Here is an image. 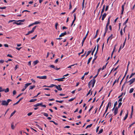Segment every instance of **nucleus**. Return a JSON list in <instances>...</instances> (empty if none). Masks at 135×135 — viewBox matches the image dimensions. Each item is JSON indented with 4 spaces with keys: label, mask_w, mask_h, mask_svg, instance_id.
Masks as SVG:
<instances>
[{
    "label": "nucleus",
    "mask_w": 135,
    "mask_h": 135,
    "mask_svg": "<svg viewBox=\"0 0 135 135\" xmlns=\"http://www.w3.org/2000/svg\"><path fill=\"white\" fill-rule=\"evenodd\" d=\"M84 2H83L82 4V9L83 10L84 9Z\"/></svg>",
    "instance_id": "obj_35"
},
{
    "label": "nucleus",
    "mask_w": 135,
    "mask_h": 135,
    "mask_svg": "<svg viewBox=\"0 0 135 135\" xmlns=\"http://www.w3.org/2000/svg\"><path fill=\"white\" fill-rule=\"evenodd\" d=\"M98 30H97V31H96V35L94 37V38H95L97 37V35H98Z\"/></svg>",
    "instance_id": "obj_43"
},
{
    "label": "nucleus",
    "mask_w": 135,
    "mask_h": 135,
    "mask_svg": "<svg viewBox=\"0 0 135 135\" xmlns=\"http://www.w3.org/2000/svg\"><path fill=\"white\" fill-rule=\"evenodd\" d=\"M65 78V77H63L61 78L56 79H55V80H57L58 81H64L63 79H64Z\"/></svg>",
    "instance_id": "obj_8"
},
{
    "label": "nucleus",
    "mask_w": 135,
    "mask_h": 135,
    "mask_svg": "<svg viewBox=\"0 0 135 135\" xmlns=\"http://www.w3.org/2000/svg\"><path fill=\"white\" fill-rule=\"evenodd\" d=\"M39 62V61L38 60H36L33 62L34 65H35L37 64Z\"/></svg>",
    "instance_id": "obj_15"
},
{
    "label": "nucleus",
    "mask_w": 135,
    "mask_h": 135,
    "mask_svg": "<svg viewBox=\"0 0 135 135\" xmlns=\"http://www.w3.org/2000/svg\"><path fill=\"white\" fill-rule=\"evenodd\" d=\"M13 23L16 24H17V25H21L22 24L20 22H19V23L15 22L14 23Z\"/></svg>",
    "instance_id": "obj_28"
},
{
    "label": "nucleus",
    "mask_w": 135,
    "mask_h": 135,
    "mask_svg": "<svg viewBox=\"0 0 135 135\" xmlns=\"http://www.w3.org/2000/svg\"><path fill=\"white\" fill-rule=\"evenodd\" d=\"M122 104V103L121 102H119V103L118 107H120Z\"/></svg>",
    "instance_id": "obj_54"
},
{
    "label": "nucleus",
    "mask_w": 135,
    "mask_h": 135,
    "mask_svg": "<svg viewBox=\"0 0 135 135\" xmlns=\"http://www.w3.org/2000/svg\"><path fill=\"white\" fill-rule=\"evenodd\" d=\"M120 34L121 36L123 35L122 29H121L120 31Z\"/></svg>",
    "instance_id": "obj_49"
},
{
    "label": "nucleus",
    "mask_w": 135,
    "mask_h": 135,
    "mask_svg": "<svg viewBox=\"0 0 135 135\" xmlns=\"http://www.w3.org/2000/svg\"><path fill=\"white\" fill-rule=\"evenodd\" d=\"M98 45L97 50L96 51V52H95V53L94 55V56H95L96 55V54H97V52H98Z\"/></svg>",
    "instance_id": "obj_36"
},
{
    "label": "nucleus",
    "mask_w": 135,
    "mask_h": 135,
    "mask_svg": "<svg viewBox=\"0 0 135 135\" xmlns=\"http://www.w3.org/2000/svg\"><path fill=\"white\" fill-rule=\"evenodd\" d=\"M118 108L117 107H116L115 108V110H114V115H115L117 114V113H118Z\"/></svg>",
    "instance_id": "obj_9"
},
{
    "label": "nucleus",
    "mask_w": 135,
    "mask_h": 135,
    "mask_svg": "<svg viewBox=\"0 0 135 135\" xmlns=\"http://www.w3.org/2000/svg\"><path fill=\"white\" fill-rule=\"evenodd\" d=\"M4 90V89H2V87H0V92L3 91Z\"/></svg>",
    "instance_id": "obj_41"
},
{
    "label": "nucleus",
    "mask_w": 135,
    "mask_h": 135,
    "mask_svg": "<svg viewBox=\"0 0 135 135\" xmlns=\"http://www.w3.org/2000/svg\"><path fill=\"white\" fill-rule=\"evenodd\" d=\"M84 52V49H83L82 50V51L81 52L79 53V55L80 54H83Z\"/></svg>",
    "instance_id": "obj_59"
},
{
    "label": "nucleus",
    "mask_w": 135,
    "mask_h": 135,
    "mask_svg": "<svg viewBox=\"0 0 135 135\" xmlns=\"http://www.w3.org/2000/svg\"><path fill=\"white\" fill-rule=\"evenodd\" d=\"M109 7V5H107L106 6V8H105V11H106L108 10Z\"/></svg>",
    "instance_id": "obj_37"
},
{
    "label": "nucleus",
    "mask_w": 135,
    "mask_h": 135,
    "mask_svg": "<svg viewBox=\"0 0 135 135\" xmlns=\"http://www.w3.org/2000/svg\"><path fill=\"white\" fill-rule=\"evenodd\" d=\"M58 25V23L57 22V23H56L55 24V28L56 29H57V26Z\"/></svg>",
    "instance_id": "obj_48"
},
{
    "label": "nucleus",
    "mask_w": 135,
    "mask_h": 135,
    "mask_svg": "<svg viewBox=\"0 0 135 135\" xmlns=\"http://www.w3.org/2000/svg\"><path fill=\"white\" fill-rule=\"evenodd\" d=\"M111 104V102H109L106 108H107V109H108L109 106L110 105V106Z\"/></svg>",
    "instance_id": "obj_16"
},
{
    "label": "nucleus",
    "mask_w": 135,
    "mask_h": 135,
    "mask_svg": "<svg viewBox=\"0 0 135 135\" xmlns=\"http://www.w3.org/2000/svg\"><path fill=\"white\" fill-rule=\"evenodd\" d=\"M41 113L46 117H47L48 116V114L47 113L44 112H42Z\"/></svg>",
    "instance_id": "obj_22"
},
{
    "label": "nucleus",
    "mask_w": 135,
    "mask_h": 135,
    "mask_svg": "<svg viewBox=\"0 0 135 135\" xmlns=\"http://www.w3.org/2000/svg\"><path fill=\"white\" fill-rule=\"evenodd\" d=\"M11 128L12 129H13L15 128V127L14 126L13 123L11 124Z\"/></svg>",
    "instance_id": "obj_21"
},
{
    "label": "nucleus",
    "mask_w": 135,
    "mask_h": 135,
    "mask_svg": "<svg viewBox=\"0 0 135 135\" xmlns=\"http://www.w3.org/2000/svg\"><path fill=\"white\" fill-rule=\"evenodd\" d=\"M75 19H74L73 20V21L72 22V23H71V26H72V25H73L75 21Z\"/></svg>",
    "instance_id": "obj_60"
},
{
    "label": "nucleus",
    "mask_w": 135,
    "mask_h": 135,
    "mask_svg": "<svg viewBox=\"0 0 135 135\" xmlns=\"http://www.w3.org/2000/svg\"><path fill=\"white\" fill-rule=\"evenodd\" d=\"M133 90H134L133 88H131L130 90V91H129V93H132L133 92Z\"/></svg>",
    "instance_id": "obj_34"
},
{
    "label": "nucleus",
    "mask_w": 135,
    "mask_h": 135,
    "mask_svg": "<svg viewBox=\"0 0 135 135\" xmlns=\"http://www.w3.org/2000/svg\"><path fill=\"white\" fill-rule=\"evenodd\" d=\"M6 7H0V9H6Z\"/></svg>",
    "instance_id": "obj_52"
},
{
    "label": "nucleus",
    "mask_w": 135,
    "mask_h": 135,
    "mask_svg": "<svg viewBox=\"0 0 135 135\" xmlns=\"http://www.w3.org/2000/svg\"><path fill=\"white\" fill-rule=\"evenodd\" d=\"M135 81V78H134L131 79L128 82L129 83V85H130L133 83Z\"/></svg>",
    "instance_id": "obj_6"
},
{
    "label": "nucleus",
    "mask_w": 135,
    "mask_h": 135,
    "mask_svg": "<svg viewBox=\"0 0 135 135\" xmlns=\"http://www.w3.org/2000/svg\"><path fill=\"white\" fill-rule=\"evenodd\" d=\"M32 83H28L26 84L25 85V86L22 89L21 91H24L28 86L30 85Z\"/></svg>",
    "instance_id": "obj_2"
},
{
    "label": "nucleus",
    "mask_w": 135,
    "mask_h": 135,
    "mask_svg": "<svg viewBox=\"0 0 135 135\" xmlns=\"http://www.w3.org/2000/svg\"><path fill=\"white\" fill-rule=\"evenodd\" d=\"M116 46V45H115L114 47V48L113 49V51L112 52V54H111V57H112V56L113 54V53L115 51V47Z\"/></svg>",
    "instance_id": "obj_20"
},
{
    "label": "nucleus",
    "mask_w": 135,
    "mask_h": 135,
    "mask_svg": "<svg viewBox=\"0 0 135 135\" xmlns=\"http://www.w3.org/2000/svg\"><path fill=\"white\" fill-rule=\"evenodd\" d=\"M56 102H59L60 103H62L63 102V100H61V101H59L58 100H56Z\"/></svg>",
    "instance_id": "obj_44"
},
{
    "label": "nucleus",
    "mask_w": 135,
    "mask_h": 135,
    "mask_svg": "<svg viewBox=\"0 0 135 135\" xmlns=\"http://www.w3.org/2000/svg\"><path fill=\"white\" fill-rule=\"evenodd\" d=\"M134 124H135V122H134L132 123L128 127V128H130Z\"/></svg>",
    "instance_id": "obj_40"
},
{
    "label": "nucleus",
    "mask_w": 135,
    "mask_h": 135,
    "mask_svg": "<svg viewBox=\"0 0 135 135\" xmlns=\"http://www.w3.org/2000/svg\"><path fill=\"white\" fill-rule=\"evenodd\" d=\"M37 100V99H32L30 100L29 102H35Z\"/></svg>",
    "instance_id": "obj_17"
},
{
    "label": "nucleus",
    "mask_w": 135,
    "mask_h": 135,
    "mask_svg": "<svg viewBox=\"0 0 135 135\" xmlns=\"http://www.w3.org/2000/svg\"><path fill=\"white\" fill-rule=\"evenodd\" d=\"M4 91L6 93H7L9 91V89L8 88H7L6 89H4Z\"/></svg>",
    "instance_id": "obj_25"
},
{
    "label": "nucleus",
    "mask_w": 135,
    "mask_h": 135,
    "mask_svg": "<svg viewBox=\"0 0 135 135\" xmlns=\"http://www.w3.org/2000/svg\"><path fill=\"white\" fill-rule=\"evenodd\" d=\"M32 112H30L29 113H28L27 114V115L28 116H30L32 115Z\"/></svg>",
    "instance_id": "obj_61"
},
{
    "label": "nucleus",
    "mask_w": 135,
    "mask_h": 135,
    "mask_svg": "<svg viewBox=\"0 0 135 135\" xmlns=\"http://www.w3.org/2000/svg\"><path fill=\"white\" fill-rule=\"evenodd\" d=\"M25 21V20L24 19V20H18V21H16L17 22H20V21L21 22H24Z\"/></svg>",
    "instance_id": "obj_50"
},
{
    "label": "nucleus",
    "mask_w": 135,
    "mask_h": 135,
    "mask_svg": "<svg viewBox=\"0 0 135 135\" xmlns=\"http://www.w3.org/2000/svg\"><path fill=\"white\" fill-rule=\"evenodd\" d=\"M103 131V129H102L99 131L98 134H100L101 133H102V132Z\"/></svg>",
    "instance_id": "obj_45"
},
{
    "label": "nucleus",
    "mask_w": 135,
    "mask_h": 135,
    "mask_svg": "<svg viewBox=\"0 0 135 135\" xmlns=\"http://www.w3.org/2000/svg\"><path fill=\"white\" fill-rule=\"evenodd\" d=\"M12 101V100L10 99H8L7 101L6 100H2V103L1 104L3 105L7 106L8 105L9 102Z\"/></svg>",
    "instance_id": "obj_1"
},
{
    "label": "nucleus",
    "mask_w": 135,
    "mask_h": 135,
    "mask_svg": "<svg viewBox=\"0 0 135 135\" xmlns=\"http://www.w3.org/2000/svg\"><path fill=\"white\" fill-rule=\"evenodd\" d=\"M58 59H56L55 61L54 62L55 63H56L58 62Z\"/></svg>",
    "instance_id": "obj_64"
},
{
    "label": "nucleus",
    "mask_w": 135,
    "mask_h": 135,
    "mask_svg": "<svg viewBox=\"0 0 135 135\" xmlns=\"http://www.w3.org/2000/svg\"><path fill=\"white\" fill-rule=\"evenodd\" d=\"M23 98H20L19 100L16 103L14 104H13V106L15 105L16 104H17L23 99Z\"/></svg>",
    "instance_id": "obj_12"
},
{
    "label": "nucleus",
    "mask_w": 135,
    "mask_h": 135,
    "mask_svg": "<svg viewBox=\"0 0 135 135\" xmlns=\"http://www.w3.org/2000/svg\"><path fill=\"white\" fill-rule=\"evenodd\" d=\"M92 125V124H90V125H88L86 126V129H87V128H88L91 127Z\"/></svg>",
    "instance_id": "obj_30"
},
{
    "label": "nucleus",
    "mask_w": 135,
    "mask_h": 135,
    "mask_svg": "<svg viewBox=\"0 0 135 135\" xmlns=\"http://www.w3.org/2000/svg\"><path fill=\"white\" fill-rule=\"evenodd\" d=\"M105 7V5H104L103 6V8H102V10L101 12V16H102V15L103 13V12L104 11V10Z\"/></svg>",
    "instance_id": "obj_13"
},
{
    "label": "nucleus",
    "mask_w": 135,
    "mask_h": 135,
    "mask_svg": "<svg viewBox=\"0 0 135 135\" xmlns=\"http://www.w3.org/2000/svg\"><path fill=\"white\" fill-rule=\"evenodd\" d=\"M37 126H38V128L41 130H43L42 128H41L40 126L38 125H37Z\"/></svg>",
    "instance_id": "obj_62"
},
{
    "label": "nucleus",
    "mask_w": 135,
    "mask_h": 135,
    "mask_svg": "<svg viewBox=\"0 0 135 135\" xmlns=\"http://www.w3.org/2000/svg\"><path fill=\"white\" fill-rule=\"evenodd\" d=\"M113 34H111V35L108 37V38L111 40L113 38Z\"/></svg>",
    "instance_id": "obj_24"
},
{
    "label": "nucleus",
    "mask_w": 135,
    "mask_h": 135,
    "mask_svg": "<svg viewBox=\"0 0 135 135\" xmlns=\"http://www.w3.org/2000/svg\"><path fill=\"white\" fill-rule=\"evenodd\" d=\"M91 81H90L89 83H88V87L89 88H90V86L91 85Z\"/></svg>",
    "instance_id": "obj_42"
},
{
    "label": "nucleus",
    "mask_w": 135,
    "mask_h": 135,
    "mask_svg": "<svg viewBox=\"0 0 135 135\" xmlns=\"http://www.w3.org/2000/svg\"><path fill=\"white\" fill-rule=\"evenodd\" d=\"M42 103H37V104L34 105V106L35 107H36L39 106H41V105H42Z\"/></svg>",
    "instance_id": "obj_11"
},
{
    "label": "nucleus",
    "mask_w": 135,
    "mask_h": 135,
    "mask_svg": "<svg viewBox=\"0 0 135 135\" xmlns=\"http://www.w3.org/2000/svg\"><path fill=\"white\" fill-rule=\"evenodd\" d=\"M128 113L127 112V113L125 117H124V118L123 119V120H125L127 118L128 116Z\"/></svg>",
    "instance_id": "obj_19"
},
{
    "label": "nucleus",
    "mask_w": 135,
    "mask_h": 135,
    "mask_svg": "<svg viewBox=\"0 0 135 135\" xmlns=\"http://www.w3.org/2000/svg\"><path fill=\"white\" fill-rule=\"evenodd\" d=\"M96 46H95V47L94 48V49L93 50V51H92V53H91V55H93V53L95 51V49H96Z\"/></svg>",
    "instance_id": "obj_33"
},
{
    "label": "nucleus",
    "mask_w": 135,
    "mask_h": 135,
    "mask_svg": "<svg viewBox=\"0 0 135 135\" xmlns=\"http://www.w3.org/2000/svg\"><path fill=\"white\" fill-rule=\"evenodd\" d=\"M16 92L15 90H14L13 92V95H15L16 94Z\"/></svg>",
    "instance_id": "obj_53"
},
{
    "label": "nucleus",
    "mask_w": 135,
    "mask_h": 135,
    "mask_svg": "<svg viewBox=\"0 0 135 135\" xmlns=\"http://www.w3.org/2000/svg\"><path fill=\"white\" fill-rule=\"evenodd\" d=\"M40 93H38L37 94V95L34 96L33 97V98H36L38 96V95H39L40 94Z\"/></svg>",
    "instance_id": "obj_57"
},
{
    "label": "nucleus",
    "mask_w": 135,
    "mask_h": 135,
    "mask_svg": "<svg viewBox=\"0 0 135 135\" xmlns=\"http://www.w3.org/2000/svg\"><path fill=\"white\" fill-rule=\"evenodd\" d=\"M41 107H46V106L45 105H42H42H41Z\"/></svg>",
    "instance_id": "obj_63"
},
{
    "label": "nucleus",
    "mask_w": 135,
    "mask_h": 135,
    "mask_svg": "<svg viewBox=\"0 0 135 135\" xmlns=\"http://www.w3.org/2000/svg\"><path fill=\"white\" fill-rule=\"evenodd\" d=\"M37 78L40 79H46L47 78V76H37Z\"/></svg>",
    "instance_id": "obj_5"
},
{
    "label": "nucleus",
    "mask_w": 135,
    "mask_h": 135,
    "mask_svg": "<svg viewBox=\"0 0 135 135\" xmlns=\"http://www.w3.org/2000/svg\"><path fill=\"white\" fill-rule=\"evenodd\" d=\"M128 18L126 21L123 23V25H126V23H127L128 21Z\"/></svg>",
    "instance_id": "obj_27"
},
{
    "label": "nucleus",
    "mask_w": 135,
    "mask_h": 135,
    "mask_svg": "<svg viewBox=\"0 0 135 135\" xmlns=\"http://www.w3.org/2000/svg\"><path fill=\"white\" fill-rule=\"evenodd\" d=\"M92 59V57H91L90 58H89V59H88V62H87L88 64H89V63L90 62Z\"/></svg>",
    "instance_id": "obj_18"
},
{
    "label": "nucleus",
    "mask_w": 135,
    "mask_h": 135,
    "mask_svg": "<svg viewBox=\"0 0 135 135\" xmlns=\"http://www.w3.org/2000/svg\"><path fill=\"white\" fill-rule=\"evenodd\" d=\"M106 15L107 14L106 13H105L102 16V17L105 18Z\"/></svg>",
    "instance_id": "obj_46"
},
{
    "label": "nucleus",
    "mask_w": 135,
    "mask_h": 135,
    "mask_svg": "<svg viewBox=\"0 0 135 135\" xmlns=\"http://www.w3.org/2000/svg\"><path fill=\"white\" fill-rule=\"evenodd\" d=\"M90 81H91V85H92V87L93 88L94 85L95 83V79H93L91 80Z\"/></svg>",
    "instance_id": "obj_4"
},
{
    "label": "nucleus",
    "mask_w": 135,
    "mask_h": 135,
    "mask_svg": "<svg viewBox=\"0 0 135 135\" xmlns=\"http://www.w3.org/2000/svg\"><path fill=\"white\" fill-rule=\"evenodd\" d=\"M36 27V26H35L33 27L32 28V30L31 31H29L28 33L26 34V35H28L30 33H32L35 30V29Z\"/></svg>",
    "instance_id": "obj_3"
},
{
    "label": "nucleus",
    "mask_w": 135,
    "mask_h": 135,
    "mask_svg": "<svg viewBox=\"0 0 135 135\" xmlns=\"http://www.w3.org/2000/svg\"><path fill=\"white\" fill-rule=\"evenodd\" d=\"M16 111L15 110L13 112L11 113V114L10 117H11L12 116H13V115L15 114V113L16 112Z\"/></svg>",
    "instance_id": "obj_23"
},
{
    "label": "nucleus",
    "mask_w": 135,
    "mask_h": 135,
    "mask_svg": "<svg viewBox=\"0 0 135 135\" xmlns=\"http://www.w3.org/2000/svg\"><path fill=\"white\" fill-rule=\"evenodd\" d=\"M35 87V86H30V89H33Z\"/></svg>",
    "instance_id": "obj_31"
},
{
    "label": "nucleus",
    "mask_w": 135,
    "mask_h": 135,
    "mask_svg": "<svg viewBox=\"0 0 135 135\" xmlns=\"http://www.w3.org/2000/svg\"><path fill=\"white\" fill-rule=\"evenodd\" d=\"M49 67L50 68H54V69H55V66L53 65H51L49 66Z\"/></svg>",
    "instance_id": "obj_26"
},
{
    "label": "nucleus",
    "mask_w": 135,
    "mask_h": 135,
    "mask_svg": "<svg viewBox=\"0 0 135 135\" xmlns=\"http://www.w3.org/2000/svg\"><path fill=\"white\" fill-rule=\"evenodd\" d=\"M117 102H115L114 104V107H115V106H116V105H117Z\"/></svg>",
    "instance_id": "obj_55"
},
{
    "label": "nucleus",
    "mask_w": 135,
    "mask_h": 135,
    "mask_svg": "<svg viewBox=\"0 0 135 135\" xmlns=\"http://www.w3.org/2000/svg\"><path fill=\"white\" fill-rule=\"evenodd\" d=\"M66 34V32L65 31L64 32L61 33V34L59 36V37H61L62 36H63Z\"/></svg>",
    "instance_id": "obj_14"
},
{
    "label": "nucleus",
    "mask_w": 135,
    "mask_h": 135,
    "mask_svg": "<svg viewBox=\"0 0 135 135\" xmlns=\"http://www.w3.org/2000/svg\"><path fill=\"white\" fill-rule=\"evenodd\" d=\"M7 56H8V57H10L11 58H12L13 57V56L12 55H11L10 54H8L7 55Z\"/></svg>",
    "instance_id": "obj_47"
},
{
    "label": "nucleus",
    "mask_w": 135,
    "mask_h": 135,
    "mask_svg": "<svg viewBox=\"0 0 135 135\" xmlns=\"http://www.w3.org/2000/svg\"><path fill=\"white\" fill-rule=\"evenodd\" d=\"M135 74V73H132V74H131V75H130V77H129V79H130V78H131V77H132L133 75H134Z\"/></svg>",
    "instance_id": "obj_39"
},
{
    "label": "nucleus",
    "mask_w": 135,
    "mask_h": 135,
    "mask_svg": "<svg viewBox=\"0 0 135 135\" xmlns=\"http://www.w3.org/2000/svg\"><path fill=\"white\" fill-rule=\"evenodd\" d=\"M74 99H75V98L71 99H70L68 101L69 102L72 101Z\"/></svg>",
    "instance_id": "obj_58"
},
{
    "label": "nucleus",
    "mask_w": 135,
    "mask_h": 135,
    "mask_svg": "<svg viewBox=\"0 0 135 135\" xmlns=\"http://www.w3.org/2000/svg\"><path fill=\"white\" fill-rule=\"evenodd\" d=\"M124 5H122V9L121 10V15H123V12H124Z\"/></svg>",
    "instance_id": "obj_10"
},
{
    "label": "nucleus",
    "mask_w": 135,
    "mask_h": 135,
    "mask_svg": "<svg viewBox=\"0 0 135 135\" xmlns=\"http://www.w3.org/2000/svg\"><path fill=\"white\" fill-rule=\"evenodd\" d=\"M91 51H88L87 52V54L86 55V57L88 56L91 53Z\"/></svg>",
    "instance_id": "obj_38"
},
{
    "label": "nucleus",
    "mask_w": 135,
    "mask_h": 135,
    "mask_svg": "<svg viewBox=\"0 0 135 135\" xmlns=\"http://www.w3.org/2000/svg\"><path fill=\"white\" fill-rule=\"evenodd\" d=\"M56 88L59 90L61 91L62 90V88L60 87V85H59L58 86H55Z\"/></svg>",
    "instance_id": "obj_7"
},
{
    "label": "nucleus",
    "mask_w": 135,
    "mask_h": 135,
    "mask_svg": "<svg viewBox=\"0 0 135 135\" xmlns=\"http://www.w3.org/2000/svg\"><path fill=\"white\" fill-rule=\"evenodd\" d=\"M4 61L3 60H0V63L2 64L3 63V62H4Z\"/></svg>",
    "instance_id": "obj_56"
},
{
    "label": "nucleus",
    "mask_w": 135,
    "mask_h": 135,
    "mask_svg": "<svg viewBox=\"0 0 135 135\" xmlns=\"http://www.w3.org/2000/svg\"><path fill=\"white\" fill-rule=\"evenodd\" d=\"M56 85H55L54 84H51L50 86H47V87L49 88H51L54 87V86H55Z\"/></svg>",
    "instance_id": "obj_32"
},
{
    "label": "nucleus",
    "mask_w": 135,
    "mask_h": 135,
    "mask_svg": "<svg viewBox=\"0 0 135 135\" xmlns=\"http://www.w3.org/2000/svg\"><path fill=\"white\" fill-rule=\"evenodd\" d=\"M40 22L38 21H36L35 22L33 23V24L34 25H36V24H40Z\"/></svg>",
    "instance_id": "obj_29"
},
{
    "label": "nucleus",
    "mask_w": 135,
    "mask_h": 135,
    "mask_svg": "<svg viewBox=\"0 0 135 135\" xmlns=\"http://www.w3.org/2000/svg\"><path fill=\"white\" fill-rule=\"evenodd\" d=\"M108 26H106L105 28V32H107L108 31Z\"/></svg>",
    "instance_id": "obj_51"
}]
</instances>
